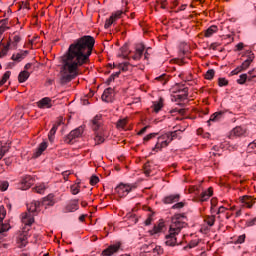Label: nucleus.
Masks as SVG:
<instances>
[{
	"label": "nucleus",
	"mask_w": 256,
	"mask_h": 256,
	"mask_svg": "<svg viewBox=\"0 0 256 256\" xmlns=\"http://www.w3.org/2000/svg\"><path fill=\"white\" fill-rule=\"evenodd\" d=\"M95 47V38L84 36L72 43L66 53L61 57L60 81L71 83L81 75V67L89 63V57Z\"/></svg>",
	"instance_id": "nucleus-1"
},
{
	"label": "nucleus",
	"mask_w": 256,
	"mask_h": 256,
	"mask_svg": "<svg viewBox=\"0 0 256 256\" xmlns=\"http://www.w3.org/2000/svg\"><path fill=\"white\" fill-rule=\"evenodd\" d=\"M185 219H187L185 214H175L172 217L168 234L165 236V243L168 247H175L177 245V235L181 233V229L187 227Z\"/></svg>",
	"instance_id": "nucleus-2"
},
{
	"label": "nucleus",
	"mask_w": 256,
	"mask_h": 256,
	"mask_svg": "<svg viewBox=\"0 0 256 256\" xmlns=\"http://www.w3.org/2000/svg\"><path fill=\"white\" fill-rule=\"evenodd\" d=\"M92 129L95 132V142L98 145L105 142V137H107V130L103 127V117L101 115H96L92 119Z\"/></svg>",
	"instance_id": "nucleus-3"
},
{
	"label": "nucleus",
	"mask_w": 256,
	"mask_h": 256,
	"mask_svg": "<svg viewBox=\"0 0 256 256\" xmlns=\"http://www.w3.org/2000/svg\"><path fill=\"white\" fill-rule=\"evenodd\" d=\"M28 212L22 214V223L25 227H31L35 223V217L33 213H37L41 209V202L33 201L27 205Z\"/></svg>",
	"instance_id": "nucleus-4"
},
{
	"label": "nucleus",
	"mask_w": 256,
	"mask_h": 256,
	"mask_svg": "<svg viewBox=\"0 0 256 256\" xmlns=\"http://www.w3.org/2000/svg\"><path fill=\"white\" fill-rule=\"evenodd\" d=\"M181 133V130H175L161 135L160 137H158V142L156 143L153 151H155V149H163V147H168L169 143L175 141V139H181Z\"/></svg>",
	"instance_id": "nucleus-5"
},
{
	"label": "nucleus",
	"mask_w": 256,
	"mask_h": 256,
	"mask_svg": "<svg viewBox=\"0 0 256 256\" xmlns=\"http://www.w3.org/2000/svg\"><path fill=\"white\" fill-rule=\"evenodd\" d=\"M127 5H129V0H122V9L112 13V15L106 20L104 24L105 29H109L113 23L118 21V19H121V17L127 13Z\"/></svg>",
	"instance_id": "nucleus-6"
},
{
	"label": "nucleus",
	"mask_w": 256,
	"mask_h": 256,
	"mask_svg": "<svg viewBox=\"0 0 256 256\" xmlns=\"http://www.w3.org/2000/svg\"><path fill=\"white\" fill-rule=\"evenodd\" d=\"M117 57L118 59H120V61H123V59L125 60L124 62H119V69H121L122 71H128L129 46L127 44L120 48Z\"/></svg>",
	"instance_id": "nucleus-7"
},
{
	"label": "nucleus",
	"mask_w": 256,
	"mask_h": 256,
	"mask_svg": "<svg viewBox=\"0 0 256 256\" xmlns=\"http://www.w3.org/2000/svg\"><path fill=\"white\" fill-rule=\"evenodd\" d=\"M144 54L145 59H149V48L145 51V44L144 43H136L134 45V54L131 56L133 61H139Z\"/></svg>",
	"instance_id": "nucleus-8"
},
{
	"label": "nucleus",
	"mask_w": 256,
	"mask_h": 256,
	"mask_svg": "<svg viewBox=\"0 0 256 256\" xmlns=\"http://www.w3.org/2000/svg\"><path fill=\"white\" fill-rule=\"evenodd\" d=\"M29 237H31V231L29 228L24 227L23 230L18 233L16 239L18 247H27V243H29Z\"/></svg>",
	"instance_id": "nucleus-9"
},
{
	"label": "nucleus",
	"mask_w": 256,
	"mask_h": 256,
	"mask_svg": "<svg viewBox=\"0 0 256 256\" xmlns=\"http://www.w3.org/2000/svg\"><path fill=\"white\" fill-rule=\"evenodd\" d=\"M121 249V242H116L115 244L110 245L108 248L102 251L103 256L115 255L117 251Z\"/></svg>",
	"instance_id": "nucleus-10"
},
{
	"label": "nucleus",
	"mask_w": 256,
	"mask_h": 256,
	"mask_svg": "<svg viewBox=\"0 0 256 256\" xmlns=\"http://www.w3.org/2000/svg\"><path fill=\"white\" fill-rule=\"evenodd\" d=\"M164 205H173V203H179L181 201V194H170L163 198Z\"/></svg>",
	"instance_id": "nucleus-11"
},
{
	"label": "nucleus",
	"mask_w": 256,
	"mask_h": 256,
	"mask_svg": "<svg viewBox=\"0 0 256 256\" xmlns=\"http://www.w3.org/2000/svg\"><path fill=\"white\" fill-rule=\"evenodd\" d=\"M115 192L118 197H127L129 195V185L121 183L115 188Z\"/></svg>",
	"instance_id": "nucleus-12"
},
{
	"label": "nucleus",
	"mask_w": 256,
	"mask_h": 256,
	"mask_svg": "<svg viewBox=\"0 0 256 256\" xmlns=\"http://www.w3.org/2000/svg\"><path fill=\"white\" fill-rule=\"evenodd\" d=\"M39 109H51L53 107V100L49 97L42 98L37 102Z\"/></svg>",
	"instance_id": "nucleus-13"
},
{
	"label": "nucleus",
	"mask_w": 256,
	"mask_h": 256,
	"mask_svg": "<svg viewBox=\"0 0 256 256\" xmlns=\"http://www.w3.org/2000/svg\"><path fill=\"white\" fill-rule=\"evenodd\" d=\"M255 70L249 71L248 74H241L239 79L237 80V83L239 85H245L247 81H251L254 77H256L254 73Z\"/></svg>",
	"instance_id": "nucleus-14"
},
{
	"label": "nucleus",
	"mask_w": 256,
	"mask_h": 256,
	"mask_svg": "<svg viewBox=\"0 0 256 256\" xmlns=\"http://www.w3.org/2000/svg\"><path fill=\"white\" fill-rule=\"evenodd\" d=\"M35 183V179H33V177L31 176H25L23 179H22V182H21V189L23 191H27V189H30V187Z\"/></svg>",
	"instance_id": "nucleus-15"
},
{
	"label": "nucleus",
	"mask_w": 256,
	"mask_h": 256,
	"mask_svg": "<svg viewBox=\"0 0 256 256\" xmlns=\"http://www.w3.org/2000/svg\"><path fill=\"white\" fill-rule=\"evenodd\" d=\"M246 132L245 128L237 126L230 132V139H233V137H243Z\"/></svg>",
	"instance_id": "nucleus-16"
},
{
	"label": "nucleus",
	"mask_w": 256,
	"mask_h": 256,
	"mask_svg": "<svg viewBox=\"0 0 256 256\" xmlns=\"http://www.w3.org/2000/svg\"><path fill=\"white\" fill-rule=\"evenodd\" d=\"M102 101H105V103H111L113 101V89L107 88L104 90L102 94Z\"/></svg>",
	"instance_id": "nucleus-17"
},
{
	"label": "nucleus",
	"mask_w": 256,
	"mask_h": 256,
	"mask_svg": "<svg viewBox=\"0 0 256 256\" xmlns=\"http://www.w3.org/2000/svg\"><path fill=\"white\" fill-rule=\"evenodd\" d=\"M41 205L44 207H53L55 205V195L49 194L47 197H44Z\"/></svg>",
	"instance_id": "nucleus-18"
},
{
	"label": "nucleus",
	"mask_w": 256,
	"mask_h": 256,
	"mask_svg": "<svg viewBox=\"0 0 256 256\" xmlns=\"http://www.w3.org/2000/svg\"><path fill=\"white\" fill-rule=\"evenodd\" d=\"M27 55H29V51L21 50L20 52L12 55V61H17L19 63L23 61Z\"/></svg>",
	"instance_id": "nucleus-19"
},
{
	"label": "nucleus",
	"mask_w": 256,
	"mask_h": 256,
	"mask_svg": "<svg viewBox=\"0 0 256 256\" xmlns=\"http://www.w3.org/2000/svg\"><path fill=\"white\" fill-rule=\"evenodd\" d=\"M79 209V202L77 200L71 201L65 208L66 213H73Z\"/></svg>",
	"instance_id": "nucleus-20"
},
{
	"label": "nucleus",
	"mask_w": 256,
	"mask_h": 256,
	"mask_svg": "<svg viewBox=\"0 0 256 256\" xmlns=\"http://www.w3.org/2000/svg\"><path fill=\"white\" fill-rule=\"evenodd\" d=\"M223 119V112H215L210 116V119L207 121L208 125H211V123H217L218 121H221Z\"/></svg>",
	"instance_id": "nucleus-21"
},
{
	"label": "nucleus",
	"mask_w": 256,
	"mask_h": 256,
	"mask_svg": "<svg viewBox=\"0 0 256 256\" xmlns=\"http://www.w3.org/2000/svg\"><path fill=\"white\" fill-rule=\"evenodd\" d=\"M47 147V142L43 141L42 143H40L38 148L34 152V157H41V155H43V152L47 149Z\"/></svg>",
	"instance_id": "nucleus-22"
},
{
	"label": "nucleus",
	"mask_w": 256,
	"mask_h": 256,
	"mask_svg": "<svg viewBox=\"0 0 256 256\" xmlns=\"http://www.w3.org/2000/svg\"><path fill=\"white\" fill-rule=\"evenodd\" d=\"M242 203L245 205V207H248V209H251V207L255 205V199H253V197L251 196H243Z\"/></svg>",
	"instance_id": "nucleus-23"
},
{
	"label": "nucleus",
	"mask_w": 256,
	"mask_h": 256,
	"mask_svg": "<svg viewBox=\"0 0 256 256\" xmlns=\"http://www.w3.org/2000/svg\"><path fill=\"white\" fill-rule=\"evenodd\" d=\"M81 135H83V129L77 128L69 133L68 139L73 141V139H77V137H81Z\"/></svg>",
	"instance_id": "nucleus-24"
},
{
	"label": "nucleus",
	"mask_w": 256,
	"mask_h": 256,
	"mask_svg": "<svg viewBox=\"0 0 256 256\" xmlns=\"http://www.w3.org/2000/svg\"><path fill=\"white\" fill-rule=\"evenodd\" d=\"M9 149H11V146H9V144L0 141V160L5 157V153H8Z\"/></svg>",
	"instance_id": "nucleus-25"
},
{
	"label": "nucleus",
	"mask_w": 256,
	"mask_h": 256,
	"mask_svg": "<svg viewBox=\"0 0 256 256\" xmlns=\"http://www.w3.org/2000/svg\"><path fill=\"white\" fill-rule=\"evenodd\" d=\"M213 195V188H208L206 191L202 192L200 195V201H208L210 197Z\"/></svg>",
	"instance_id": "nucleus-26"
},
{
	"label": "nucleus",
	"mask_w": 256,
	"mask_h": 256,
	"mask_svg": "<svg viewBox=\"0 0 256 256\" xmlns=\"http://www.w3.org/2000/svg\"><path fill=\"white\" fill-rule=\"evenodd\" d=\"M30 75H31V72H29L27 70H23L22 72H20L18 75L19 83H25V81H27V79H29Z\"/></svg>",
	"instance_id": "nucleus-27"
},
{
	"label": "nucleus",
	"mask_w": 256,
	"mask_h": 256,
	"mask_svg": "<svg viewBox=\"0 0 256 256\" xmlns=\"http://www.w3.org/2000/svg\"><path fill=\"white\" fill-rule=\"evenodd\" d=\"M9 53V44L5 45L3 44V40H1L0 43V59L5 57Z\"/></svg>",
	"instance_id": "nucleus-28"
},
{
	"label": "nucleus",
	"mask_w": 256,
	"mask_h": 256,
	"mask_svg": "<svg viewBox=\"0 0 256 256\" xmlns=\"http://www.w3.org/2000/svg\"><path fill=\"white\" fill-rule=\"evenodd\" d=\"M164 227H165V224L163 222H160L158 225H155L153 230L150 231L151 235H156V233H161Z\"/></svg>",
	"instance_id": "nucleus-29"
},
{
	"label": "nucleus",
	"mask_w": 256,
	"mask_h": 256,
	"mask_svg": "<svg viewBox=\"0 0 256 256\" xmlns=\"http://www.w3.org/2000/svg\"><path fill=\"white\" fill-rule=\"evenodd\" d=\"M182 93L184 94L176 95V99H178V101H184V99H187V97H189V88H183Z\"/></svg>",
	"instance_id": "nucleus-30"
},
{
	"label": "nucleus",
	"mask_w": 256,
	"mask_h": 256,
	"mask_svg": "<svg viewBox=\"0 0 256 256\" xmlns=\"http://www.w3.org/2000/svg\"><path fill=\"white\" fill-rule=\"evenodd\" d=\"M127 123H129V120H127V118L120 119L117 122L116 127L117 129L125 130L127 127Z\"/></svg>",
	"instance_id": "nucleus-31"
},
{
	"label": "nucleus",
	"mask_w": 256,
	"mask_h": 256,
	"mask_svg": "<svg viewBox=\"0 0 256 256\" xmlns=\"http://www.w3.org/2000/svg\"><path fill=\"white\" fill-rule=\"evenodd\" d=\"M218 28L216 25L210 26L206 31H205V37H212L214 33H217Z\"/></svg>",
	"instance_id": "nucleus-32"
},
{
	"label": "nucleus",
	"mask_w": 256,
	"mask_h": 256,
	"mask_svg": "<svg viewBox=\"0 0 256 256\" xmlns=\"http://www.w3.org/2000/svg\"><path fill=\"white\" fill-rule=\"evenodd\" d=\"M46 189H47L46 184L42 183V184L36 185V187L34 188V191L36 193H39L40 195H43V193H45Z\"/></svg>",
	"instance_id": "nucleus-33"
},
{
	"label": "nucleus",
	"mask_w": 256,
	"mask_h": 256,
	"mask_svg": "<svg viewBox=\"0 0 256 256\" xmlns=\"http://www.w3.org/2000/svg\"><path fill=\"white\" fill-rule=\"evenodd\" d=\"M152 107L154 113H159V110L163 109V99H160L158 102H154Z\"/></svg>",
	"instance_id": "nucleus-34"
},
{
	"label": "nucleus",
	"mask_w": 256,
	"mask_h": 256,
	"mask_svg": "<svg viewBox=\"0 0 256 256\" xmlns=\"http://www.w3.org/2000/svg\"><path fill=\"white\" fill-rule=\"evenodd\" d=\"M9 77H11V71H6L0 80V86L5 85L7 81H9Z\"/></svg>",
	"instance_id": "nucleus-35"
},
{
	"label": "nucleus",
	"mask_w": 256,
	"mask_h": 256,
	"mask_svg": "<svg viewBox=\"0 0 256 256\" xmlns=\"http://www.w3.org/2000/svg\"><path fill=\"white\" fill-rule=\"evenodd\" d=\"M11 229V225L9 223H4L0 225V235H3V233H7Z\"/></svg>",
	"instance_id": "nucleus-36"
},
{
	"label": "nucleus",
	"mask_w": 256,
	"mask_h": 256,
	"mask_svg": "<svg viewBox=\"0 0 256 256\" xmlns=\"http://www.w3.org/2000/svg\"><path fill=\"white\" fill-rule=\"evenodd\" d=\"M156 81H160V83H162V85H166L167 82L169 81V79L167 78V75L162 74V75L156 77Z\"/></svg>",
	"instance_id": "nucleus-37"
},
{
	"label": "nucleus",
	"mask_w": 256,
	"mask_h": 256,
	"mask_svg": "<svg viewBox=\"0 0 256 256\" xmlns=\"http://www.w3.org/2000/svg\"><path fill=\"white\" fill-rule=\"evenodd\" d=\"M215 77V70L210 69L206 72L205 74V79H207L208 81H211V79H213Z\"/></svg>",
	"instance_id": "nucleus-38"
},
{
	"label": "nucleus",
	"mask_w": 256,
	"mask_h": 256,
	"mask_svg": "<svg viewBox=\"0 0 256 256\" xmlns=\"http://www.w3.org/2000/svg\"><path fill=\"white\" fill-rule=\"evenodd\" d=\"M245 234H242L234 239V243L237 245H241V243H245Z\"/></svg>",
	"instance_id": "nucleus-39"
},
{
	"label": "nucleus",
	"mask_w": 256,
	"mask_h": 256,
	"mask_svg": "<svg viewBox=\"0 0 256 256\" xmlns=\"http://www.w3.org/2000/svg\"><path fill=\"white\" fill-rule=\"evenodd\" d=\"M59 125H61V120L58 123L53 125L48 135H55L57 133V129L59 128Z\"/></svg>",
	"instance_id": "nucleus-40"
},
{
	"label": "nucleus",
	"mask_w": 256,
	"mask_h": 256,
	"mask_svg": "<svg viewBox=\"0 0 256 256\" xmlns=\"http://www.w3.org/2000/svg\"><path fill=\"white\" fill-rule=\"evenodd\" d=\"M206 222L209 227H213V225H215V215L208 216Z\"/></svg>",
	"instance_id": "nucleus-41"
},
{
	"label": "nucleus",
	"mask_w": 256,
	"mask_h": 256,
	"mask_svg": "<svg viewBox=\"0 0 256 256\" xmlns=\"http://www.w3.org/2000/svg\"><path fill=\"white\" fill-rule=\"evenodd\" d=\"M218 85L219 87H227V85H229V81H227L225 78H219Z\"/></svg>",
	"instance_id": "nucleus-42"
},
{
	"label": "nucleus",
	"mask_w": 256,
	"mask_h": 256,
	"mask_svg": "<svg viewBox=\"0 0 256 256\" xmlns=\"http://www.w3.org/2000/svg\"><path fill=\"white\" fill-rule=\"evenodd\" d=\"M9 27H7V24L5 21H2L0 23V35H3V33H5L6 30H8Z\"/></svg>",
	"instance_id": "nucleus-43"
},
{
	"label": "nucleus",
	"mask_w": 256,
	"mask_h": 256,
	"mask_svg": "<svg viewBox=\"0 0 256 256\" xmlns=\"http://www.w3.org/2000/svg\"><path fill=\"white\" fill-rule=\"evenodd\" d=\"M251 65V62L249 60H245L242 65H240V69L242 71H246V69H249V66Z\"/></svg>",
	"instance_id": "nucleus-44"
},
{
	"label": "nucleus",
	"mask_w": 256,
	"mask_h": 256,
	"mask_svg": "<svg viewBox=\"0 0 256 256\" xmlns=\"http://www.w3.org/2000/svg\"><path fill=\"white\" fill-rule=\"evenodd\" d=\"M246 55H247L246 61H250V63H253V60L255 59V54H253L252 51H247Z\"/></svg>",
	"instance_id": "nucleus-45"
},
{
	"label": "nucleus",
	"mask_w": 256,
	"mask_h": 256,
	"mask_svg": "<svg viewBox=\"0 0 256 256\" xmlns=\"http://www.w3.org/2000/svg\"><path fill=\"white\" fill-rule=\"evenodd\" d=\"M176 204H174L172 206V209H183V207H185V202H175Z\"/></svg>",
	"instance_id": "nucleus-46"
},
{
	"label": "nucleus",
	"mask_w": 256,
	"mask_h": 256,
	"mask_svg": "<svg viewBox=\"0 0 256 256\" xmlns=\"http://www.w3.org/2000/svg\"><path fill=\"white\" fill-rule=\"evenodd\" d=\"M79 186L78 185H72L71 186V193L72 195H77L79 193Z\"/></svg>",
	"instance_id": "nucleus-47"
},
{
	"label": "nucleus",
	"mask_w": 256,
	"mask_h": 256,
	"mask_svg": "<svg viewBox=\"0 0 256 256\" xmlns=\"http://www.w3.org/2000/svg\"><path fill=\"white\" fill-rule=\"evenodd\" d=\"M97 183H99V177L97 176H92L90 178V185H97Z\"/></svg>",
	"instance_id": "nucleus-48"
},
{
	"label": "nucleus",
	"mask_w": 256,
	"mask_h": 256,
	"mask_svg": "<svg viewBox=\"0 0 256 256\" xmlns=\"http://www.w3.org/2000/svg\"><path fill=\"white\" fill-rule=\"evenodd\" d=\"M153 252L157 253V255H163V248H161V246H156L153 248Z\"/></svg>",
	"instance_id": "nucleus-49"
},
{
	"label": "nucleus",
	"mask_w": 256,
	"mask_h": 256,
	"mask_svg": "<svg viewBox=\"0 0 256 256\" xmlns=\"http://www.w3.org/2000/svg\"><path fill=\"white\" fill-rule=\"evenodd\" d=\"M0 189L1 191H7V189H9V182H2L0 184Z\"/></svg>",
	"instance_id": "nucleus-50"
},
{
	"label": "nucleus",
	"mask_w": 256,
	"mask_h": 256,
	"mask_svg": "<svg viewBox=\"0 0 256 256\" xmlns=\"http://www.w3.org/2000/svg\"><path fill=\"white\" fill-rule=\"evenodd\" d=\"M198 245H199V240H192V241L189 243L188 247H189L190 249H193V247H197Z\"/></svg>",
	"instance_id": "nucleus-51"
},
{
	"label": "nucleus",
	"mask_w": 256,
	"mask_h": 256,
	"mask_svg": "<svg viewBox=\"0 0 256 256\" xmlns=\"http://www.w3.org/2000/svg\"><path fill=\"white\" fill-rule=\"evenodd\" d=\"M241 71H243L240 66H238L237 68H235L230 75H239V73H241Z\"/></svg>",
	"instance_id": "nucleus-52"
},
{
	"label": "nucleus",
	"mask_w": 256,
	"mask_h": 256,
	"mask_svg": "<svg viewBox=\"0 0 256 256\" xmlns=\"http://www.w3.org/2000/svg\"><path fill=\"white\" fill-rule=\"evenodd\" d=\"M156 135V133H150L146 137H144V141H151V139H153V137H155Z\"/></svg>",
	"instance_id": "nucleus-53"
},
{
	"label": "nucleus",
	"mask_w": 256,
	"mask_h": 256,
	"mask_svg": "<svg viewBox=\"0 0 256 256\" xmlns=\"http://www.w3.org/2000/svg\"><path fill=\"white\" fill-rule=\"evenodd\" d=\"M253 225H256V217L247 221V227H253Z\"/></svg>",
	"instance_id": "nucleus-54"
},
{
	"label": "nucleus",
	"mask_w": 256,
	"mask_h": 256,
	"mask_svg": "<svg viewBox=\"0 0 256 256\" xmlns=\"http://www.w3.org/2000/svg\"><path fill=\"white\" fill-rule=\"evenodd\" d=\"M31 67H33V64L27 63V64L24 66V71H29V73H32Z\"/></svg>",
	"instance_id": "nucleus-55"
},
{
	"label": "nucleus",
	"mask_w": 256,
	"mask_h": 256,
	"mask_svg": "<svg viewBox=\"0 0 256 256\" xmlns=\"http://www.w3.org/2000/svg\"><path fill=\"white\" fill-rule=\"evenodd\" d=\"M6 215H7V212H5V210H0V223H2Z\"/></svg>",
	"instance_id": "nucleus-56"
},
{
	"label": "nucleus",
	"mask_w": 256,
	"mask_h": 256,
	"mask_svg": "<svg viewBox=\"0 0 256 256\" xmlns=\"http://www.w3.org/2000/svg\"><path fill=\"white\" fill-rule=\"evenodd\" d=\"M176 87H177L178 93H183V89H184L183 87H185L184 84H177Z\"/></svg>",
	"instance_id": "nucleus-57"
},
{
	"label": "nucleus",
	"mask_w": 256,
	"mask_h": 256,
	"mask_svg": "<svg viewBox=\"0 0 256 256\" xmlns=\"http://www.w3.org/2000/svg\"><path fill=\"white\" fill-rule=\"evenodd\" d=\"M63 177H64V180L67 181L69 179V175H71V172L70 171H64L62 173Z\"/></svg>",
	"instance_id": "nucleus-58"
},
{
	"label": "nucleus",
	"mask_w": 256,
	"mask_h": 256,
	"mask_svg": "<svg viewBox=\"0 0 256 256\" xmlns=\"http://www.w3.org/2000/svg\"><path fill=\"white\" fill-rule=\"evenodd\" d=\"M243 47H245L243 42H240L236 45L237 51H243Z\"/></svg>",
	"instance_id": "nucleus-59"
},
{
	"label": "nucleus",
	"mask_w": 256,
	"mask_h": 256,
	"mask_svg": "<svg viewBox=\"0 0 256 256\" xmlns=\"http://www.w3.org/2000/svg\"><path fill=\"white\" fill-rule=\"evenodd\" d=\"M133 101H130V105H139V98H132Z\"/></svg>",
	"instance_id": "nucleus-60"
},
{
	"label": "nucleus",
	"mask_w": 256,
	"mask_h": 256,
	"mask_svg": "<svg viewBox=\"0 0 256 256\" xmlns=\"http://www.w3.org/2000/svg\"><path fill=\"white\" fill-rule=\"evenodd\" d=\"M130 221H132L134 225L137 224L138 218L135 216V214L130 216Z\"/></svg>",
	"instance_id": "nucleus-61"
},
{
	"label": "nucleus",
	"mask_w": 256,
	"mask_h": 256,
	"mask_svg": "<svg viewBox=\"0 0 256 256\" xmlns=\"http://www.w3.org/2000/svg\"><path fill=\"white\" fill-rule=\"evenodd\" d=\"M225 207L224 206H220L218 211H217V215H221V213H225Z\"/></svg>",
	"instance_id": "nucleus-62"
},
{
	"label": "nucleus",
	"mask_w": 256,
	"mask_h": 256,
	"mask_svg": "<svg viewBox=\"0 0 256 256\" xmlns=\"http://www.w3.org/2000/svg\"><path fill=\"white\" fill-rule=\"evenodd\" d=\"M211 207H217V198H212L211 199Z\"/></svg>",
	"instance_id": "nucleus-63"
},
{
	"label": "nucleus",
	"mask_w": 256,
	"mask_h": 256,
	"mask_svg": "<svg viewBox=\"0 0 256 256\" xmlns=\"http://www.w3.org/2000/svg\"><path fill=\"white\" fill-rule=\"evenodd\" d=\"M147 129H149V126H145L144 128H142V129L139 131L138 135H143V133H145V131H147Z\"/></svg>",
	"instance_id": "nucleus-64"
}]
</instances>
